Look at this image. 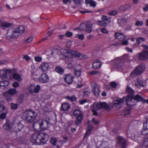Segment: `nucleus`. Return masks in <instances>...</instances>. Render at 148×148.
Returning a JSON list of instances; mask_svg holds the SVG:
<instances>
[{
  "instance_id": "obj_7",
  "label": "nucleus",
  "mask_w": 148,
  "mask_h": 148,
  "mask_svg": "<svg viewBox=\"0 0 148 148\" xmlns=\"http://www.w3.org/2000/svg\"><path fill=\"white\" fill-rule=\"evenodd\" d=\"M145 69V65L142 64L136 67L135 70L131 73L130 75L132 77H135L136 75H140L144 72Z\"/></svg>"
},
{
  "instance_id": "obj_52",
  "label": "nucleus",
  "mask_w": 148,
  "mask_h": 148,
  "mask_svg": "<svg viewBox=\"0 0 148 148\" xmlns=\"http://www.w3.org/2000/svg\"><path fill=\"white\" fill-rule=\"evenodd\" d=\"M33 39V37L32 36H30L27 38L25 41L26 43H29L32 41Z\"/></svg>"
},
{
  "instance_id": "obj_8",
  "label": "nucleus",
  "mask_w": 148,
  "mask_h": 148,
  "mask_svg": "<svg viewBox=\"0 0 148 148\" xmlns=\"http://www.w3.org/2000/svg\"><path fill=\"white\" fill-rule=\"evenodd\" d=\"M18 91L15 88H11L5 93L4 96L6 100L10 101L11 99V97L13 96L18 94Z\"/></svg>"
},
{
  "instance_id": "obj_24",
  "label": "nucleus",
  "mask_w": 148,
  "mask_h": 148,
  "mask_svg": "<svg viewBox=\"0 0 148 148\" xmlns=\"http://www.w3.org/2000/svg\"><path fill=\"white\" fill-rule=\"evenodd\" d=\"M40 67L42 71H45L48 69L49 67V65L48 63H43L40 64Z\"/></svg>"
},
{
  "instance_id": "obj_48",
  "label": "nucleus",
  "mask_w": 148,
  "mask_h": 148,
  "mask_svg": "<svg viewBox=\"0 0 148 148\" xmlns=\"http://www.w3.org/2000/svg\"><path fill=\"white\" fill-rule=\"evenodd\" d=\"M145 39L144 38L139 37L137 39L136 42L138 43L139 44L143 41H145Z\"/></svg>"
},
{
  "instance_id": "obj_14",
  "label": "nucleus",
  "mask_w": 148,
  "mask_h": 148,
  "mask_svg": "<svg viewBox=\"0 0 148 148\" xmlns=\"http://www.w3.org/2000/svg\"><path fill=\"white\" fill-rule=\"evenodd\" d=\"M13 126V123L10 122L8 120H6V122L4 124L3 127L6 130H11V131H13V130L12 129Z\"/></svg>"
},
{
  "instance_id": "obj_26",
  "label": "nucleus",
  "mask_w": 148,
  "mask_h": 148,
  "mask_svg": "<svg viewBox=\"0 0 148 148\" xmlns=\"http://www.w3.org/2000/svg\"><path fill=\"white\" fill-rule=\"evenodd\" d=\"M101 61L97 60L93 63L92 67L94 69H96L100 68L101 67Z\"/></svg>"
},
{
  "instance_id": "obj_45",
  "label": "nucleus",
  "mask_w": 148,
  "mask_h": 148,
  "mask_svg": "<svg viewBox=\"0 0 148 148\" xmlns=\"http://www.w3.org/2000/svg\"><path fill=\"white\" fill-rule=\"evenodd\" d=\"M57 139L55 138H51L50 139V143L54 145H56V143L57 142Z\"/></svg>"
},
{
  "instance_id": "obj_49",
  "label": "nucleus",
  "mask_w": 148,
  "mask_h": 148,
  "mask_svg": "<svg viewBox=\"0 0 148 148\" xmlns=\"http://www.w3.org/2000/svg\"><path fill=\"white\" fill-rule=\"evenodd\" d=\"M140 53L138 55H136L134 56L133 60H134L138 61L139 60H141L140 58Z\"/></svg>"
},
{
  "instance_id": "obj_55",
  "label": "nucleus",
  "mask_w": 148,
  "mask_h": 148,
  "mask_svg": "<svg viewBox=\"0 0 148 148\" xmlns=\"http://www.w3.org/2000/svg\"><path fill=\"white\" fill-rule=\"evenodd\" d=\"M101 32L103 33L108 34V31L105 27H103L101 29Z\"/></svg>"
},
{
  "instance_id": "obj_31",
  "label": "nucleus",
  "mask_w": 148,
  "mask_h": 148,
  "mask_svg": "<svg viewBox=\"0 0 148 148\" xmlns=\"http://www.w3.org/2000/svg\"><path fill=\"white\" fill-rule=\"evenodd\" d=\"M12 77L14 79L16 80L18 82H20L22 80V78L20 75L17 73L13 74L12 75Z\"/></svg>"
},
{
  "instance_id": "obj_34",
  "label": "nucleus",
  "mask_w": 148,
  "mask_h": 148,
  "mask_svg": "<svg viewBox=\"0 0 148 148\" xmlns=\"http://www.w3.org/2000/svg\"><path fill=\"white\" fill-rule=\"evenodd\" d=\"M126 91L130 95H133L134 91L131 88L128 86L126 88Z\"/></svg>"
},
{
  "instance_id": "obj_47",
  "label": "nucleus",
  "mask_w": 148,
  "mask_h": 148,
  "mask_svg": "<svg viewBox=\"0 0 148 148\" xmlns=\"http://www.w3.org/2000/svg\"><path fill=\"white\" fill-rule=\"evenodd\" d=\"M143 25V21H137L135 24L136 26H142Z\"/></svg>"
},
{
  "instance_id": "obj_30",
  "label": "nucleus",
  "mask_w": 148,
  "mask_h": 148,
  "mask_svg": "<svg viewBox=\"0 0 148 148\" xmlns=\"http://www.w3.org/2000/svg\"><path fill=\"white\" fill-rule=\"evenodd\" d=\"M20 35V34L19 33L18 30L15 29L12 31V34L10 36L11 38H16L18 37Z\"/></svg>"
},
{
  "instance_id": "obj_36",
  "label": "nucleus",
  "mask_w": 148,
  "mask_h": 148,
  "mask_svg": "<svg viewBox=\"0 0 148 148\" xmlns=\"http://www.w3.org/2000/svg\"><path fill=\"white\" fill-rule=\"evenodd\" d=\"M55 71L60 74H62L64 72L63 69L60 66H57L55 69Z\"/></svg>"
},
{
  "instance_id": "obj_44",
  "label": "nucleus",
  "mask_w": 148,
  "mask_h": 148,
  "mask_svg": "<svg viewBox=\"0 0 148 148\" xmlns=\"http://www.w3.org/2000/svg\"><path fill=\"white\" fill-rule=\"evenodd\" d=\"M4 110L6 112L8 113V109L3 105H0V111L2 112Z\"/></svg>"
},
{
  "instance_id": "obj_2",
  "label": "nucleus",
  "mask_w": 148,
  "mask_h": 148,
  "mask_svg": "<svg viewBox=\"0 0 148 148\" xmlns=\"http://www.w3.org/2000/svg\"><path fill=\"white\" fill-rule=\"evenodd\" d=\"M38 116L37 113L31 110H27L23 113L22 116L23 119L27 122L31 123L36 119Z\"/></svg>"
},
{
  "instance_id": "obj_42",
  "label": "nucleus",
  "mask_w": 148,
  "mask_h": 148,
  "mask_svg": "<svg viewBox=\"0 0 148 148\" xmlns=\"http://www.w3.org/2000/svg\"><path fill=\"white\" fill-rule=\"evenodd\" d=\"M66 98L71 101H75L77 99V98L75 95H73L72 97L67 96L66 97Z\"/></svg>"
},
{
  "instance_id": "obj_60",
  "label": "nucleus",
  "mask_w": 148,
  "mask_h": 148,
  "mask_svg": "<svg viewBox=\"0 0 148 148\" xmlns=\"http://www.w3.org/2000/svg\"><path fill=\"white\" fill-rule=\"evenodd\" d=\"M80 12L81 13L83 14H85L86 13H90L92 12V11L89 10H81L80 11Z\"/></svg>"
},
{
  "instance_id": "obj_9",
  "label": "nucleus",
  "mask_w": 148,
  "mask_h": 148,
  "mask_svg": "<svg viewBox=\"0 0 148 148\" xmlns=\"http://www.w3.org/2000/svg\"><path fill=\"white\" fill-rule=\"evenodd\" d=\"M73 115L76 117L75 125L77 126L82 122L83 118L82 112L79 110H75L73 112Z\"/></svg>"
},
{
  "instance_id": "obj_29",
  "label": "nucleus",
  "mask_w": 148,
  "mask_h": 148,
  "mask_svg": "<svg viewBox=\"0 0 148 148\" xmlns=\"http://www.w3.org/2000/svg\"><path fill=\"white\" fill-rule=\"evenodd\" d=\"M77 66L79 68V69L78 70L77 69H75L74 75L77 77H79L80 76L81 73V66L79 64H78Z\"/></svg>"
},
{
  "instance_id": "obj_15",
  "label": "nucleus",
  "mask_w": 148,
  "mask_h": 148,
  "mask_svg": "<svg viewBox=\"0 0 148 148\" xmlns=\"http://www.w3.org/2000/svg\"><path fill=\"white\" fill-rule=\"evenodd\" d=\"M13 25L12 23H8L6 22H4L0 20V27L4 30H5L6 28Z\"/></svg>"
},
{
  "instance_id": "obj_6",
  "label": "nucleus",
  "mask_w": 148,
  "mask_h": 148,
  "mask_svg": "<svg viewBox=\"0 0 148 148\" xmlns=\"http://www.w3.org/2000/svg\"><path fill=\"white\" fill-rule=\"evenodd\" d=\"M92 27V24L90 22H87L85 23H82L81 25L79 28H75L74 29L75 31H77L78 32L80 30L82 31H85V32L90 33L92 30L91 28Z\"/></svg>"
},
{
  "instance_id": "obj_50",
  "label": "nucleus",
  "mask_w": 148,
  "mask_h": 148,
  "mask_svg": "<svg viewBox=\"0 0 148 148\" xmlns=\"http://www.w3.org/2000/svg\"><path fill=\"white\" fill-rule=\"evenodd\" d=\"M109 84L110 85L109 86L107 85V87H108V86L109 87V88H110V86H111L113 88H115L116 87L117 84L115 82H113L110 83Z\"/></svg>"
},
{
  "instance_id": "obj_19",
  "label": "nucleus",
  "mask_w": 148,
  "mask_h": 148,
  "mask_svg": "<svg viewBox=\"0 0 148 148\" xmlns=\"http://www.w3.org/2000/svg\"><path fill=\"white\" fill-rule=\"evenodd\" d=\"M124 98H123L114 101V105L117 107L118 108H120L124 102Z\"/></svg>"
},
{
  "instance_id": "obj_22",
  "label": "nucleus",
  "mask_w": 148,
  "mask_h": 148,
  "mask_svg": "<svg viewBox=\"0 0 148 148\" xmlns=\"http://www.w3.org/2000/svg\"><path fill=\"white\" fill-rule=\"evenodd\" d=\"M133 95H130V97H124V99H125L126 101L127 102V104L128 106L131 107L133 106L134 104H132L131 102H132V99H133L132 96Z\"/></svg>"
},
{
  "instance_id": "obj_35",
  "label": "nucleus",
  "mask_w": 148,
  "mask_h": 148,
  "mask_svg": "<svg viewBox=\"0 0 148 148\" xmlns=\"http://www.w3.org/2000/svg\"><path fill=\"white\" fill-rule=\"evenodd\" d=\"M3 80V81L0 82V87L3 86H8L9 84L8 80Z\"/></svg>"
},
{
  "instance_id": "obj_33",
  "label": "nucleus",
  "mask_w": 148,
  "mask_h": 148,
  "mask_svg": "<svg viewBox=\"0 0 148 148\" xmlns=\"http://www.w3.org/2000/svg\"><path fill=\"white\" fill-rule=\"evenodd\" d=\"M97 23L99 25L102 27H106L108 25L107 22H105L103 20L98 21Z\"/></svg>"
},
{
  "instance_id": "obj_21",
  "label": "nucleus",
  "mask_w": 148,
  "mask_h": 148,
  "mask_svg": "<svg viewBox=\"0 0 148 148\" xmlns=\"http://www.w3.org/2000/svg\"><path fill=\"white\" fill-rule=\"evenodd\" d=\"M140 59L141 60H146L148 58V51L144 50L143 51L140 53Z\"/></svg>"
},
{
  "instance_id": "obj_1",
  "label": "nucleus",
  "mask_w": 148,
  "mask_h": 148,
  "mask_svg": "<svg viewBox=\"0 0 148 148\" xmlns=\"http://www.w3.org/2000/svg\"><path fill=\"white\" fill-rule=\"evenodd\" d=\"M49 138L48 135L44 132L36 133L32 136L31 141L32 143L40 145L45 144Z\"/></svg>"
},
{
  "instance_id": "obj_46",
  "label": "nucleus",
  "mask_w": 148,
  "mask_h": 148,
  "mask_svg": "<svg viewBox=\"0 0 148 148\" xmlns=\"http://www.w3.org/2000/svg\"><path fill=\"white\" fill-rule=\"evenodd\" d=\"M52 52L51 54L53 56H55L58 54V50L56 49H53L52 50Z\"/></svg>"
},
{
  "instance_id": "obj_38",
  "label": "nucleus",
  "mask_w": 148,
  "mask_h": 148,
  "mask_svg": "<svg viewBox=\"0 0 148 148\" xmlns=\"http://www.w3.org/2000/svg\"><path fill=\"white\" fill-rule=\"evenodd\" d=\"M16 29L18 30L20 35L22 34L25 32V28L23 26H20Z\"/></svg>"
},
{
  "instance_id": "obj_39",
  "label": "nucleus",
  "mask_w": 148,
  "mask_h": 148,
  "mask_svg": "<svg viewBox=\"0 0 148 148\" xmlns=\"http://www.w3.org/2000/svg\"><path fill=\"white\" fill-rule=\"evenodd\" d=\"M124 61H127L130 62L131 60L129 56L127 55H124L123 57L120 58Z\"/></svg>"
},
{
  "instance_id": "obj_54",
  "label": "nucleus",
  "mask_w": 148,
  "mask_h": 148,
  "mask_svg": "<svg viewBox=\"0 0 148 148\" xmlns=\"http://www.w3.org/2000/svg\"><path fill=\"white\" fill-rule=\"evenodd\" d=\"M99 73V72L97 71H93L88 73V74L90 75H93L97 74Z\"/></svg>"
},
{
  "instance_id": "obj_20",
  "label": "nucleus",
  "mask_w": 148,
  "mask_h": 148,
  "mask_svg": "<svg viewBox=\"0 0 148 148\" xmlns=\"http://www.w3.org/2000/svg\"><path fill=\"white\" fill-rule=\"evenodd\" d=\"M127 134L129 137H131L132 138H134V140L136 141H137L139 140V139L140 138V135L137 133L136 134L134 135L133 134H130V131L129 130H127Z\"/></svg>"
},
{
  "instance_id": "obj_43",
  "label": "nucleus",
  "mask_w": 148,
  "mask_h": 148,
  "mask_svg": "<svg viewBox=\"0 0 148 148\" xmlns=\"http://www.w3.org/2000/svg\"><path fill=\"white\" fill-rule=\"evenodd\" d=\"M40 89V86L39 85H37L36 86H34V93H38Z\"/></svg>"
},
{
  "instance_id": "obj_28",
  "label": "nucleus",
  "mask_w": 148,
  "mask_h": 148,
  "mask_svg": "<svg viewBox=\"0 0 148 148\" xmlns=\"http://www.w3.org/2000/svg\"><path fill=\"white\" fill-rule=\"evenodd\" d=\"M143 82L141 80L136 79L135 81V85L138 88L143 86Z\"/></svg>"
},
{
  "instance_id": "obj_58",
  "label": "nucleus",
  "mask_w": 148,
  "mask_h": 148,
  "mask_svg": "<svg viewBox=\"0 0 148 148\" xmlns=\"http://www.w3.org/2000/svg\"><path fill=\"white\" fill-rule=\"evenodd\" d=\"M6 113L5 112L4 113H2L0 116V118L3 119H5L6 116Z\"/></svg>"
},
{
  "instance_id": "obj_3",
  "label": "nucleus",
  "mask_w": 148,
  "mask_h": 148,
  "mask_svg": "<svg viewBox=\"0 0 148 148\" xmlns=\"http://www.w3.org/2000/svg\"><path fill=\"white\" fill-rule=\"evenodd\" d=\"M61 53L60 55L63 56L65 58L69 57L70 55L72 56L76 57H80L81 58H86V55L81 54L79 52L77 51H70L64 49H61L60 50Z\"/></svg>"
},
{
  "instance_id": "obj_17",
  "label": "nucleus",
  "mask_w": 148,
  "mask_h": 148,
  "mask_svg": "<svg viewBox=\"0 0 148 148\" xmlns=\"http://www.w3.org/2000/svg\"><path fill=\"white\" fill-rule=\"evenodd\" d=\"M96 106L97 109L98 110L103 109L104 108H107L108 107V105L105 102L97 103L96 105Z\"/></svg>"
},
{
  "instance_id": "obj_13",
  "label": "nucleus",
  "mask_w": 148,
  "mask_h": 148,
  "mask_svg": "<svg viewBox=\"0 0 148 148\" xmlns=\"http://www.w3.org/2000/svg\"><path fill=\"white\" fill-rule=\"evenodd\" d=\"M117 143L121 146V148H126V142L123 137L118 136L117 138Z\"/></svg>"
},
{
  "instance_id": "obj_23",
  "label": "nucleus",
  "mask_w": 148,
  "mask_h": 148,
  "mask_svg": "<svg viewBox=\"0 0 148 148\" xmlns=\"http://www.w3.org/2000/svg\"><path fill=\"white\" fill-rule=\"evenodd\" d=\"M115 36L117 39L121 41L124 40L125 38V37L124 34L120 33H115Z\"/></svg>"
},
{
  "instance_id": "obj_32",
  "label": "nucleus",
  "mask_w": 148,
  "mask_h": 148,
  "mask_svg": "<svg viewBox=\"0 0 148 148\" xmlns=\"http://www.w3.org/2000/svg\"><path fill=\"white\" fill-rule=\"evenodd\" d=\"M131 7L130 5H123L120 7V9L121 10L125 11L129 9Z\"/></svg>"
},
{
  "instance_id": "obj_51",
  "label": "nucleus",
  "mask_w": 148,
  "mask_h": 148,
  "mask_svg": "<svg viewBox=\"0 0 148 148\" xmlns=\"http://www.w3.org/2000/svg\"><path fill=\"white\" fill-rule=\"evenodd\" d=\"M11 108L12 109L16 110L18 108L17 104L13 103H11Z\"/></svg>"
},
{
  "instance_id": "obj_61",
  "label": "nucleus",
  "mask_w": 148,
  "mask_h": 148,
  "mask_svg": "<svg viewBox=\"0 0 148 148\" xmlns=\"http://www.w3.org/2000/svg\"><path fill=\"white\" fill-rule=\"evenodd\" d=\"M90 5L91 7H92L93 8H95L96 5V2L95 1H93L90 3Z\"/></svg>"
},
{
  "instance_id": "obj_56",
  "label": "nucleus",
  "mask_w": 148,
  "mask_h": 148,
  "mask_svg": "<svg viewBox=\"0 0 148 148\" xmlns=\"http://www.w3.org/2000/svg\"><path fill=\"white\" fill-rule=\"evenodd\" d=\"M117 12L116 11L112 10L109 12L108 14L111 16H114L116 14Z\"/></svg>"
},
{
  "instance_id": "obj_12",
  "label": "nucleus",
  "mask_w": 148,
  "mask_h": 148,
  "mask_svg": "<svg viewBox=\"0 0 148 148\" xmlns=\"http://www.w3.org/2000/svg\"><path fill=\"white\" fill-rule=\"evenodd\" d=\"M49 80V77L45 73L42 74L39 78V81L42 83H46Z\"/></svg>"
},
{
  "instance_id": "obj_64",
  "label": "nucleus",
  "mask_w": 148,
  "mask_h": 148,
  "mask_svg": "<svg viewBox=\"0 0 148 148\" xmlns=\"http://www.w3.org/2000/svg\"><path fill=\"white\" fill-rule=\"evenodd\" d=\"M35 60L37 62H40L42 60V58L40 57H35Z\"/></svg>"
},
{
  "instance_id": "obj_63",
  "label": "nucleus",
  "mask_w": 148,
  "mask_h": 148,
  "mask_svg": "<svg viewBox=\"0 0 148 148\" xmlns=\"http://www.w3.org/2000/svg\"><path fill=\"white\" fill-rule=\"evenodd\" d=\"M92 122L95 125H97L99 124V122L96 121L95 118H93L92 120Z\"/></svg>"
},
{
  "instance_id": "obj_62",
  "label": "nucleus",
  "mask_w": 148,
  "mask_h": 148,
  "mask_svg": "<svg viewBox=\"0 0 148 148\" xmlns=\"http://www.w3.org/2000/svg\"><path fill=\"white\" fill-rule=\"evenodd\" d=\"M72 32H66L65 34V35L67 37H71L72 35Z\"/></svg>"
},
{
  "instance_id": "obj_37",
  "label": "nucleus",
  "mask_w": 148,
  "mask_h": 148,
  "mask_svg": "<svg viewBox=\"0 0 148 148\" xmlns=\"http://www.w3.org/2000/svg\"><path fill=\"white\" fill-rule=\"evenodd\" d=\"M127 22V19L125 18H122L118 20V23L121 26Z\"/></svg>"
},
{
  "instance_id": "obj_16",
  "label": "nucleus",
  "mask_w": 148,
  "mask_h": 148,
  "mask_svg": "<svg viewBox=\"0 0 148 148\" xmlns=\"http://www.w3.org/2000/svg\"><path fill=\"white\" fill-rule=\"evenodd\" d=\"M64 78L65 81L69 84H71L73 81V77L69 74L66 75Z\"/></svg>"
},
{
  "instance_id": "obj_10",
  "label": "nucleus",
  "mask_w": 148,
  "mask_h": 148,
  "mask_svg": "<svg viewBox=\"0 0 148 148\" xmlns=\"http://www.w3.org/2000/svg\"><path fill=\"white\" fill-rule=\"evenodd\" d=\"M124 61L120 58L116 59V62L114 65V67L119 70L122 69L124 66Z\"/></svg>"
},
{
  "instance_id": "obj_57",
  "label": "nucleus",
  "mask_w": 148,
  "mask_h": 148,
  "mask_svg": "<svg viewBox=\"0 0 148 148\" xmlns=\"http://www.w3.org/2000/svg\"><path fill=\"white\" fill-rule=\"evenodd\" d=\"M77 37L79 39L82 40H83L84 38V35L83 34H78L77 35Z\"/></svg>"
},
{
  "instance_id": "obj_53",
  "label": "nucleus",
  "mask_w": 148,
  "mask_h": 148,
  "mask_svg": "<svg viewBox=\"0 0 148 148\" xmlns=\"http://www.w3.org/2000/svg\"><path fill=\"white\" fill-rule=\"evenodd\" d=\"M130 112V110L129 109H125L123 112V114L124 115L127 116L129 115Z\"/></svg>"
},
{
  "instance_id": "obj_18",
  "label": "nucleus",
  "mask_w": 148,
  "mask_h": 148,
  "mask_svg": "<svg viewBox=\"0 0 148 148\" xmlns=\"http://www.w3.org/2000/svg\"><path fill=\"white\" fill-rule=\"evenodd\" d=\"M71 108L70 104L67 103H63L62 104L60 110L63 111H68Z\"/></svg>"
},
{
  "instance_id": "obj_59",
  "label": "nucleus",
  "mask_w": 148,
  "mask_h": 148,
  "mask_svg": "<svg viewBox=\"0 0 148 148\" xmlns=\"http://www.w3.org/2000/svg\"><path fill=\"white\" fill-rule=\"evenodd\" d=\"M19 84L17 82H15L13 83L12 86L13 87L16 88L19 86Z\"/></svg>"
},
{
  "instance_id": "obj_40",
  "label": "nucleus",
  "mask_w": 148,
  "mask_h": 148,
  "mask_svg": "<svg viewBox=\"0 0 148 148\" xmlns=\"http://www.w3.org/2000/svg\"><path fill=\"white\" fill-rule=\"evenodd\" d=\"M34 85H30L29 87L28 88V90L31 93H34Z\"/></svg>"
},
{
  "instance_id": "obj_41",
  "label": "nucleus",
  "mask_w": 148,
  "mask_h": 148,
  "mask_svg": "<svg viewBox=\"0 0 148 148\" xmlns=\"http://www.w3.org/2000/svg\"><path fill=\"white\" fill-rule=\"evenodd\" d=\"M101 19L105 22H106L110 20V17H108L107 16L102 15L101 17Z\"/></svg>"
},
{
  "instance_id": "obj_11",
  "label": "nucleus",
  "mask_w": 148,
  "mask_h": 148,
  "mask_svg": "<svg viewBox=\"0 0 148 148\" xmlns=\"http://www.w3.org/2000/svg\"><path fill=\"white\" fill-rule=\"evenodd\" d=\"M92 90L93 93L96 97H97L99 92V88L98 86L94 83H93L91 84Z\"/></svg>"
},
{
  "instance_id": "obj_4",
  "label": "nucleus",
  "mask_w": 148,
  "mask_h": 148,
  "mask_svg": "<svg viewBox=\"0 0 148 148\" xmlns=\"http://www.w3.org/2000/svg\"><path fill=\"white\" fill-rule=\"evenodd\" d=\"M48 122L45 119H40L34 123L33 124L34 130L36 131L40 130L42 129H47Z\"/></svg>"
},
{
  "instance_id": "obj_27",
  "label": "nucleus",
  "mask_w": 148,
  "mask_h": 148,
  "mask_svg": "<svg viewBox=\"0 0 148 148\" xmlns=\"http://www.w3.org/2000/svg\"><path fill=\"white\" fill-rule=\"evenodd\" d=\"M0 76L3 79H8L6 72L4 70L0 71Z\"/></svg>"
},
{
  "instance_id": "obj_25",
  "label": "nucleus",
  "mask_w": 148,
  "mask_h": 148,
  "mask_svg": "<svg viewBox=\"0 0 148 148\" xmlns=\"http://www.w3.org/2000/svg\"><path fill=\"white\" fill-rule=\"evenodd\" d=\"M132 97L133 99L136 100L138 101H141L143 103H145V100L140 95H137L135 96L133 95Z\"/></svg>"
},
{
  "instance_id": "obj_5",
  "label": "nucleus",
  "mask_w": 148,
  "mask_h": 148,
  "mask_svg": "<svg viewBox=\"0 0 148 148\" xmlns=\"http://www.w3.org/2000/svg\"><path fill=\"white\" fill-rule=\"evenodd\" d=\"M143 135H145V138L142 143V148H148V125L147 122H145L143 128L141 132Z\"/></svg>"
}]
</instances>
